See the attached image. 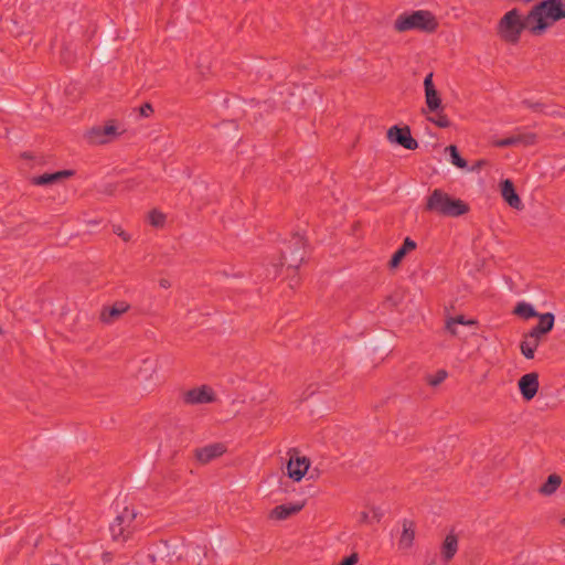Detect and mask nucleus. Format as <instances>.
I'll use <instances>...</instances> for the list:
<instances>
[{"label":"nucleus","instance_id":"obj_1","mask_svg":"<svg viewBox=\"0 0 565 565\" xmlns=\"http://www.w3.org/2000/svg\"><path fill=\"white\" fill-rule=\"evenodd\" d=\"M425 211L447 217H458L469 212V205L455 199L440 189H435L427 198Z\"/></svg>","mask_w":565,"mask_h":565},{"label":"nucleus","instance_id":"obj_2","mask_svg":"<svg viewBox=\"0 0 565 565\" xmlns=\"http://www.w3.org/2000/svg\"><path fill=\"white\" fill-rule=\"evenodd\" d=\"M545 18L553 22L565 19V0H544L536 4L527 14L529 24L535 23L531 26L532 33L540 34L548 26Z\"/></svg>","mask_w":565,"mask_h":565},{"label":"nucleus","instance_id":"obj_3","mask_svg":"<svg viewBox=\"0 0 565 565\" xmlns=\"http://www.w3.org/2000/svg\"><path fill=\"white\" fill-rule=\"evenodd\" d=\"M555 317L552 312L540 315L539 323L523 335L520 344L521 353L526 359H533L537 347L552 331Z\"/></svg>","mask_w":565,"mask_h":565},{"label":"nucleus","instance_id":"obj_4","mask_svg":"<svg viewBox=\"0 0 565 565\" xmlns=\"http://www.w3.org/2000/svg\"><path fill=\"white\" fill-rule=\"evenodd\" d=\"M438 28V22L434 14L426 10L414 11L411 14H401L394 22V29L397 32L409 30H419L434 32Z\"/></svg>","mask_w":565,"mask_h":565},{"label":"nucleus","instance_id":"obj_5","mask_svg":"<svg viewBox=\"0 0 565 565\" xmlns=\"http://www.w3.org/2000/svg\"><path fill=\"white\" fill-rule=\"evenodd\" d=\"M535 23L527 22V18L522 21L518 10L513 9L507 12L500 21L499 32L501 38L510 43H516L520 39L522 31L527 28L531 31V26Z\"/></svg>","mask_w":565,"mask_h":565},{"label":"nucleus","instance_id":"obj_6","mask_svg":"<svg viewBox=\"0 0 565 565\" xmlns=\"http://www.w3.org/2000/svg\"><path fill=\"white\" fill-rule=\"evenodd\" d=\"M136 516L137 512L135 509L128 507H125L122 511L117 514L109 526L113 541L124 543L132 535L136 529Z\"/></svg>","mask_w":565,"mask_h":565},{"label":"nucleus","instance_id":"obj_7","mask_svg":"<svg viewBox=\"0 0 565 565\" xmlns=\"http://www.w3.org/2000/svg\"><path fill=\"white\" fill-rule=\"evenodd\" d=\"M305 238L295 234L282 250V259L290 268H299L305 258Z\"/></svg>","mask_w":565,"mask_h":565},{"label":"nucleus","instance_id":"obj_8","mask_svg":"<svg viewBox=\"0 0 565 565\" xmlns=\"http://www.w3.org/2000/svg\"><path fill=\"white\" fill-rule=\"evenodd\" d=\"M120 132L113 120L104 126H95L86 134V139L90 145H105L115 140Z\"/></svg>","mask_w":565,"mask_h":565},{"label":"nucleus","instance_id":"obj_9","mask_svg":"<svg viewBox=\"0 0 565 565\" xmlns=\"http://www.w3.org/2000/svg\"><path fill=\"white\" fill-rule=\"evenodd\" d=\"M387 139L392 143L404 147L408 150H415L418 148V142L412 137V132L408 126L398 127L393 126L387 130Z\"/></svg>","mask_w":565,"mask_h":565},{"label":"nucleus","instance_id":"obj_10","mask_svg":"<svg viewBox=\"0 0 565 565\" xmlns=\"http://www.w3.org/2000/svg\"><path fill=\"white\" fill-rule=\"evenodd\" d=\"M433 76L434 74L430 72L426 75L424 79V89H425V103H426V109H423V114H427V111H437L445 109L440 94L436 89L434 83H433Z\"/></svg>","mask_w":565,"mask_h":565},{"label":"nucleus","instance_id":"obj_11","mask_svg":"<svg viewBox=\"0 0 565 565\" xmlns=\"http://www.w3.org/2000/svg\"><path fill=\"white\" fill-rule=\"evenodd\" d=\"M182 399L186 405L209 404L215 401V394L210 386L202 385L184 392Z\"/></svg>","mask_w":565,"mask_h":565},{"label":"nucleus","instance_id":"obj_12","mask_svg":"<svg viewBox=\"0 0 565 565\" xmlns=\"http://www.w3.org/2000/svg\"><path fill=\"white\" fill-rule=\"evenodd\" d=\"M518 385L521 395L525 401L529 402L533 399L540 387L539 374L536 372L524 374L520 377Z\"/></svg>","mask_w":565,"mask_h":565},{"label":"nucleus","instance_id":"obj_13","mask_svg":"<svg viewBox=\"0 0 565 565\" xmlns=\"http://www.w3.org/2000/svg\"><path fill=\"white\" fill-rule=\"evenodd\" d=\"M309 467L310 460L307 457H294L291 455L287 463V475L290 479L298 482L305 477Z\"/></svg>","mask_w":565,"mask_h":565},{"label":"nucleus","instance_id":"obj_14","mask_svg":"<svg viewBox=\"0 0 565 565\" xmlns=\"http://www.w3.org/2000/svg\"><path fill=\"white\" fill-rule=\"evenodd\" d=\"M226 451V448L221 443L211 444L202 448L195 449V458L201 463L205 465L210 461L221 457Z\"/></svg>","mask_w":565,"mask_h":565},{"label":"nucleus","instance_id":"obj_15","mask_svg":"<svg viewBox=\"0 0 565 565\" xmlns=\"http://www.w3.org/2000/svg\"><path fill=\"white\" fill-rule=\"evenodd\" d=\"M303 507L305 502H295L277 505L269 512V519L277 521L286 520L291 515L299 513L303 509Z\"/></svg>","mask_w":565,"mask_h":565},{"label":"nucleus","instance_id":"obj_16","mask_svg":"<svg viewBox=\"0 0 565 565\" xmlns=\"http://www.w3.org/2000/svg\"><path fill=\"white\" fill-rule=\"evenodd\" d=\"M501 195L511 207L515 210L523 207L522 201L515 192L514 184L511 180L507 179L501 182Z\"/></svg>","mask_w":565,"mask_h":565},{"label":"nucleus","instance_id":"obj_17","mask_svg":"<svg viewBox=\"0 0 565 565\" xmlns=\"http://www.w3.org/2000/svg\"><path fill=\"white\" fill-rule=\"evenodd\" d=\"M130 306L125 301L115 302L111 307H104L100 312V320L104 323H111L129 310Z\"/></svg>","mask_w":565,"mask_h":565},{"label":"nucleus","instance_id":"obj_18","mask_svg":"<svg viewBox=\"0 0 565 565\" xmlns=\"http://www.w3.org/2000/svg\"><path fill=\"white\" fill-rule=\"evenodd\" d=\"M73 174V170H62L54 173H44L42 175L33 177L31 179V183L34 185H49L63 179L70 178Z\"/></svg>","mask_w":565,"mask_h":565},{"label":"nucleus","instance_id":"obj_19","mask_svg":"<svg viewBox=\"0 0 565 565\" xmlns=\"http://www.w3.org/2000/svg\"><path fill=\"white\" fill-rule=\"evenodd\" d=\"M416 248V243L411 239L409 237H406L404 239V243L403 245L393 254L391 260H390V266L392 268H395L397 267L402 259L405 257V255L411 252V250H414Z\"/></svg>","mask_w":565,"mask_h":565},{"label":"nucleus","instance_id":"obj_20","mask_svg":"<svg viewBox=\"0 0 565 565\" xmlns=\"http://www.w3.org/2000/svg\"><path fill=\"white\" fill-rule=\"evenodd\" d=\"M477 321L475 319H467L465 316L459 315L456 317H450L446 320L445 328L451 335H458L457 324L461 326H477Z\"/></svg>","mask_w":565,"mask_h":565},{"label":"nucleus","instance_id":"obj_21","mask_svg":"<svg viewBox=\"0 0 565 565\" xmlns=\"http://www.w3.org/2000/svg\"><path fill=\"white\" fill-rule=\"evenodd\" d=\"M415 539L414 523L409 520L403 521V532L398 541L401 548H409L413 545Z\"/></svg>","mask_w":565,"mask_h":565},{"label":"nucleus","instance_id":"obj_22","mask_svg":"<svg viewBox=\"0 0 565 565\" xmlns=\"http://www.w3.org/2000/svg\"><path fill=\"white\" fill-rule=\"evenodd\" d=\"M458 551V539L454 534H448L441 545V556L445 562H449Z\"/></svg>","mask_w":565,"mask_h":565},{"label":"nucleus","instance_id":"obj_23","mask_svg":"<svg viewBox=\"0 0 565 565\" xmlns=\"http://www.w3.org/2000/svg\"><path fill=\"white\" fill-rule=\"evenodd\" d=\"M562 483V478L558 475H550L547 480L540 487L539 492L543 495H552L556 492Z\"/></svg>","mask_w":565,"mask_h":565},{"label":"nucleus","instance_id":"obj_24","mask_svg":"<svg viewBox=\"0 0 565 565\" xmlns=\"http://www.w3.org/2000/svg\"><path fill=\"white\" fill-rule=\"evenodd\" d=\"M513 313L527 320L530 318H534V317H537L540 319V315L537 311H535V309L533 308L532 305L527 303V302H519L515 307H514V310H513Z\"/></svg>","mask_w":565,"mask_h":565},{"label":"nucleus","instance_id":"obj_25","mask_svg":"<svg viewBox=\"0 0 565 565\" xmlns=\"http://www.w3.org/2000/svg\"><path fill=\"white\" fill-rule=\"evenodd\" d=\"M445 109L437 110V111H429L430 114H434V116H427V120L433 122L439 128H448L451 126V121L447 117V115L444 113Z\"/></svg>","mask_w":565,"mask_h":565},{"label":"nucleus","instance_id":"obj_26","mask_svg":"<svg viewBox=\"0 0 565 565\" xmlns=\"http://www.w3.org/2000/svg\"><path fill=\"white\" fill-rule=\"evenodd\" d=\"M445 150L449 153L451 163L454 166H456L457 168H460V169L467 168L468 163L463 158H461L456 146L450 145V146L446 147Z\"/></svg>","mask_w":565,"mask_h":565},{"label":"nucleus","instance_id":"obj_27","mask_svg":"<svg viewBox=\"0 0 565 565\" xmlns=\"http://www.w3.org/2000/svg\"><path fill=\"white\" fill-rule=\"evenodd\" d=\"M513 140H515V146L523 145V146H532L536 142V135L534 132H525V134H518L514 136H511Z\"/></svg>","mask_w":565,"mask_h":565},{"label":"nucleus","instance_id":"obj_28","mask_svg":"<svg viewBox=\"0 0 565 565\" xmlns=\"http://www.w3.org/2000/svg\"><path fill=\"white\" fill-rule=\"evenodd\" d=\"M382 513L377 509H373L371 512L363 511L360 513L359 522L361 523H373L380 522Z\"/></svg>","mask_w":565,"mask_h":565},{"label":"nucleus","instance_id":"obj_29","mask_svg":"<svg viewBox=\"0 0 565 565\" xmlns=\"http://www.w3.org/2000/svg\"><path fill=\"white\" fill-rule=\"evenodd\" d=\"M149 223L154 227H162L166 223V215L158 210H152L148 215Z\"/></svg>","mask_w":565,"mask_h":565},{"label":"nucleus","instance_id":"obj_30","mask_svg":"<svg viewBox=\"0 0 565 565\" xmlns=\"http://www.w3.org/2000/svg\"><path fill=\"white\" fill-rule=\"evenodd\" d=\"M447 377V372L445 370H439L436 375L434 376H429L428 377V384L430 386H437L439 385L440 383H443L445 381V379Z\"/></svg>","mask_w":565,"mask_h":565},{"label":"nucleus","instance_id":"obj_31","mask_svg":"<svg viewBox=\"0 0 565 565\" xmlns=\"http://www.w3.org/2000/svg\"><path fill=\"white\" fill-rule=\"evenodd\" d=\"M492 145L498 148L512 147V146H515V140H513L512 137H508V138L494 140L492 142Z\"/></svg>","mask_w":565,"mask_h":565},{"label":"nucleus","instance_id":"obj_32","mask_svg":"<svg viewBox=\"0 0 565 565\" xmlns=\"http://www.w3.org/2000/svg\"><path fill=\"white\" fill-rule=\"evenodd\" d=\"M113 232L116 235H118L124 242H129L131 238L130 235L126 233L120 225H114Z\"/></svg>","mask_w":565,"mask_h":565},{"label":"nucleus","instance_id":"obj_33","mask_svg":"<svg viewBox=\"0 0 565 565\" xmlns=\"http://www.w3.org/2000/svg\"><path fill=\"white\" fill-rule=\"evenodd\" d=\"M139 114L142 117H149L153 114V107L150 103H145L139 107Z\"/></svg>","mask_w":565,"mask_h":565},{"label":"nucleus","instance_id":"obj_34","mask_svg":"<svg viewBox=\"0 0 565 565\" xmlns=\"http://www.w3.org/2000/svg\"><path fill=\"white\" fill-rule=\"evenodd\" d=\"M359 562L358 553H352L350 556L342 559L339 565H355Z\"/></svg>","mask_w":565,"mask_h":565},{"label":"nucleus","instance_id":"obj_35","mask_svg":"<svg viewBox=\"0 0 565 565\" xmlns=\"http://www.w3.org/2000/svg\"><path fill=\"white\" fill-rule=\"evenodd\" d=\"M522 104L527 108H531L533 111H543V105L540 103H532L527 99L523 100Z\"/></svg>","mask_w":565,"mask_h":565},{"label":"nucleus","instance_id":"obj_36","mask_svg":"<svg viewBox=\"0 0 565 565\" xmlns=\"http://www.w3.org/2000/svg\"><path fill=\"white\" fill-rule=\"evenodd\" d=\"M61 58L63 62L68 63L72 61L71 52L67 47H64L61 53Z\"/></svg>","mask_w":565,"mask_h":565},{"label":"nucleus","instance_id":"obj_37","mask_svg":"<svg viewBox=\"0 0 565 565\" xmlns=\"http://www.w3.org/2000/svg\"><path fill=\"white\" fill-rule=\"evenodd\" d=\"M488 164V161L484 160V159H480L478 161L475 162V164L471 167V171H477V170H480L481 168H483L484 166Z\"/></svg>","mask_w":565,"mask_h":565},{"label":"nucleus","instance_id":"obj_38","mask_svg":"<svg viewBox=\"0 0 565 565\" xmlns=\"http://www.w3.org/2000/svg\"><path fill=\"white\" fill-rule=\"evenodd\" d=\"M159 286H160L161 288L168 289V288H170V287H171V282H170V280H169V279H167V278H161V279L159 280Z\"/></svg>","mask_w":565,"mask_h":565},{"label":"nucleus","instance_id":"obj_39","mask_svg":"<svg viewBox=\"0 0 565 565\" xmlns=\"http://www.w3.org/2000/svg\"><path fill=\"white\" fill-rule=\"evenodd\" d=\"M22 157H23V158H25V159L31 158V156H30L29 153H26V152H24V153L22 154Z\"/></svg>","mask_w":565,"mask_h":565},{"label":"nucleus","instance_id":"obj_40","mask_svg":"<svg viewBox=\"0 0 565 565\" xmlns=\"http://www.w3.org/2000/svg\"><path fill=\"white\" fill-rule=\"evenodd\" d=\"M561 524H562V525H565V518H563V519L561 520Z\"/></svg>","mask_w":565,"mask_h":565},{"label":"nucleus","instance_id":"obj_41","mask_svg":"<svg viewBox=\"0 0 565 565\" xmlns=\"http://www.w3.org/2000/svg\"><path fill=\"white\" fill-rule=\"evenodd\" d=\"M0 333H2V329L0 328Z\"/></svg>","mask_w":565,"mask_h":565}]
</instances>
